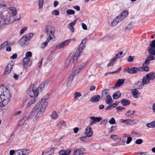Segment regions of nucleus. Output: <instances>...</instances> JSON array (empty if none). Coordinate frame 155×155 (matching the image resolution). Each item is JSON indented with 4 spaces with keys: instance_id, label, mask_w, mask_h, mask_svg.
Listing matches in <instances>:
<instances>
[{
    "instance_id": "obj_1",
    "label": "nucleus",
    "mask_w": 155,
    "mask_h": 155,
    "mask_svg": "<svg viewBox=\"0 0 155 155\" xmlns=\"http://www.w3.org/2000/svg\"><path fill=\"white\" fill-rule=\"evenodd\" d=\"M49 97V95L46 94L43 96L41 100L37 103L32 108L29 114L27 116L23 117L19 122L18 125L21 126L25 121L28 119L33 118V120L35 121L41 117L44 112L45 108L48 105V100Z\"/></svg>"
},
{
    "instance_id": "obj_2",
    "label": "nucleus",
    "mask_w": 155,
    "mask_h": 155,
    "mask_svg": "<svg viewBox=\"0 0 155 155\" xmlns=\"http://www.w3.org/2000/svg\"><path fill=\"white\" fill-rule=\"evenodd\" d=\"M12 95L9 91L2 85L0 87V107L6 105L10 101Z\"/></svg>"
},
{
    "instance_id": "obj_3",
    "label": "nucleus",
    "mask_w": 155,
    "mask_h": 155,
    "mask_svg": "<svg viewBox=\"0 0 155 155\" xmlns=\"http://www.w3.org/2000/svg\"><path fill=\"white\" fill-rule=\"evenodd\" d=\"M124 71L130 74H134L137 73L138 72H141L144 71V69L142 65V67H133L131 68H127L124 69Z\"/></svg>"
},
{
    "instance_id": "obj_4",
    "label": "nucleus",
    "mask_w": 155,
    "mask_h": 155,
    "mask_svg": "<svg viewBox=\"0 0 155 155\" xmlns=\"http://www.w3.org/2000/svg\"><path fill=\"white\" fill-rule=\"evenodd\" d=\"M155 78V73L154 72H151L147 74L142 79V82L143 84H147L150 83V80H153Z\"/></svg>"
},
{
    "instance_id": "obj_5",
    "label": "nucleus",
    "mask_w": 155,
    "mask_h": 155,
    "mask_svg": "<svg viewBox=\"0 0 155 155\" xmlns=\"http://www.w3.org/2000/svg\"><path fill=\"white\" fill-rule=\"evenodd\" d=\"M152 54H150L148 56L145 61L143 64V67L144 68V71H149V68L147 66L149 64L150 61H153L155 60V57Z\"/></svg>"
},
{
    "instance_id": "obj_6",
    "label": "nucleus",
    "mask_w": 155,
    "mask_h": 155,
    "mask_svg": "<svg viewBox=\"0 0 155 155\" xmlns=\"http://www.w3.org/2000/svg\"><path fill=\"white\" fill-rule=\"evenodd\" d=\"M46 32L48 38H50L52 39L54 36V27L51 25H47L45 26Z\"/></svg>"
},
{
    "instance_id": "obj_7",
    "label": "nucleus",
    "mask_w": 155,
    "mask_h": 155,
    "mask_svg": "<svg viewBox=\"0 0 155 155\" xmlns=\"http://www.w3.org/2000/svg\"><path fill=\"white\" fill-rule=\"evenodd\" d=\"M147 51L149 54L155 56V39L151 41L147 48Z\"/></svg>"
},
{
    "instance_id": "obj_8",
    "label": "nucleus",
    "mask_w": 155,
    "mask_h": 155,
    "mask_svg": "<svg viewBox=\"0 0 155 155\" xmlns=\"http://www.w3.org/2000/svg\"><path fill=\"white\" fill-rule=\"evenodd\" d=\"M76 41V39L74 38L72 39H68L58 44L56 46V48L58 49H61L64 47V46L67 45L69 42L73 41Z\"/></svg>"
},
{
    "instance_id": "obj_9",
    "label": "nucleus",
    "mask_w": 155,
    "mask_h": 155,
    "mask_svg": "<svg viewBox=\"0 0 155 155\" xmlns=\"http://www.w3.org/2000/svg\"><path fill=\"white\" fill-rule=\"evenodd\" d=\"M128 14V12L127 11H124L117 16L115 19L119 22H120L126 18Z\"/></svg>"
},
{
    "instance_id": "obj_10",
    "label": "nucleus",
    "mask_w": 155,
    "mask_h": 155,
    "mask_svg": "<svg viewBox=\"0 0 155 155\" xmlns=\"http://www.w3.org/2000/svg\"><path fill=\"white\" fill-rule=\"evenodd\" d=\"M29 96L31 97H37L38 95V92L36 89L30 88L27 92Z\"/></svg>"
},
{
    "instance_id": "obj_11",
    "label": "nucleus",
    "mask_w": 155,
    "mask_h": 155,
    "mask_svg": "<svg viewBox=\"0 0 155 155\" xmlns=\"http://www.w3.org/2000/svg\"><path fill=\"white\" fill-rule=\"evenodd\" d=\"M91 119L90 120V125H92L96 123L100 122L102 118L100 117H95L94 116L90 117Z\"/></svg>"
},
{
    "instance_id": "obj_12",
    "label": "nucleus",
    "mask_w": 155,
    "mask_h": 155,
    "mask_svg": "<svg viewBox=\"0 0 155 155\" xmlns=\"http://www.w3.org/2000/svg\"><path fill=\"white\" fill-rule=\"evenodd\" d=\"M73 57V55L72 54H70L66 60L65 62L64 65V68H67L70 64V63Z\"/></svg>"
},
{
    "instance_id": "obj_13",
    "label": "nucleus",
    "mask_w": 155,
    "mask_h": 155,
    "mask_svg": "<svg viewBox=\"0 0 155 155\" xmlns=\"http://www.w3.org/2000/svg\"><path fill=\"white\" fill-rule=\"evenodd\" d=\"M93 134V133L91 127H87L85 130V134L88 137H90Z\"/></svg>"
},
{
    "instance_id": "obj_14",
    "label": "nucleus",
    "mask_w": 155,
    "mask_h": 155,
    "mask_svg": "<svg viewBox=\"0 0 155 155\" xmlns=\"http://www.w3.org/2000/svg\"><path fill=\"white\" fill-rule=\"evenodd\" d=\"M133 97L135 98H137L139 97V92L137 89H132L131 91Z\"/></svg>"
},
{
    "instance_id": "obj_15",
    "label": "nucleus",
    "mask_w": 155,
    "mask_h": 155,
    "mask_svg": "<svg viewBox=\"0 0 155 155\" xmlns=\"http://www.w3.org/2000/svg\"><path fill=\"white\" fill-rule=\"evenodd\" d=\"M101 99L99 95H95L90 99V101L93 103L99 101Z\"/></svg>"
},
{
    "instance_id": "obj_16",
    "label": "nucleus",
    "mask_w": 155,
    "mask_h": 155,
    "mask_svg": "<svg viewBox=\"0 0 155 155\" xmlns=\"http://www.w3.org/2000/svg\"><path fill=\"white\" fill-rule=\"evenodd\" d=\"M84 64L81 65L79 66L77 69H76L72 74L74 76H76L81 71V70L82 69L83 67L84 66Z\"/></svg>"
},
{
    "instance_id": "obj_17",
    "label": "nucleus",
    "mask_w": 155,
    "mask_h": 155,
    "mask_svg": "<svg viewBox=\"0 0 155 155\" xmlns=\"http://www.w3.org/2000/svg\"><path fill=\"white\" fill-rule=\"evenodd\" d=\"M12 68L13 65L11 64H8L7 65L5 69L4 74H8L10 73Z\"/></svg>"
},
{
    "instance_id": "obj_18",
    "label": "nucleus",
    "mask_w": 155,
    "mask_h": 155,
    "mask_svg": "<svg viewBox=\"0 0 155 155\" xmlns=\"http://www.w3.org/2000/svg\"><path fill=\"white\" fill-rule=\"evenodd\" d=\"M105 102L106 104L108 105L111 104L113 102V100L110 95H108L107 96L105 99Z\"/></svg>"
},
{
    "instance_id": "obj_19",
    "label": "nucleus",
    "mask_w": 155,
    "mask_h": 155,
    "mask_svg": "<svg viewBox=\"0 0 155 155\" xmlns=\"http://www.w3.org/2000/svg\"><path fill=\"white\" fill-rule=\"evenodd\" d=\"M120 103L124 106H125L129 105L130 104V100L127 99H123L120 101Z\"/></svg>"
},
{
    "instance_id": "obj_20",
    "label": "nucleus",
    "mask_w": 155,
    "mask_h": 155,
    "mask_svg": "<svg viewBox=\"0 0 155 155\" xmlns=\"http://www.w3.org/2000/svg\"><path fill=\"white\" fill-rule=\"evenodd\" d=\"M50 80L48 79H47L44 82H42L39 86L38 88H40V89H41L43 88V87L46 86L49 83Z\"/></svg>"
},
{
    "instance_id": "obj_21",
    "label": "nucleus",
    "mask_w": 155,
    "mask_h": 155,
    "mask_svg": "<svg viewBox=\"0 0 155 155\" xmlns=\"http://www.w3.org/2000/svg\"><path fill=\"white\" fill-rule=\"evenodd\" d=\"M72 54L73 55V57L72 58L73 59L72 62L74 64L76 63L78 58L80 54L76 52H75V54L74 55L73 54Z\"/></svg>"
},
{
    "instance_id": "obj_22",
    "label": "nucleus",
    "mask_w": 155,
    "mask_h": 155,
    "mask_svg": "<svg viewBox=\"0 0 155 155\" xmlns=\"http://www.w3.org/2000/svg\"><path fill=\"white\" fill-rule=\"evenodd\" d=\"M125 81L124 79H119L117 80V82L115 84V86L117 87H120L122 85Z\"/></svg>"
},
{
    "instance_id": "obj_23",
    "label": "nucleus",
    "mask_w": 155,
    "mask_h": 155,
    "mask_svg": "<svg viewBox=\"0 0 155 155\" xmlns=\"http://www.w3.org/2000/svg\"><path fill=\"white\" fill-rule=\"evenodd\" d=\"M85 46H84V45L80 44L78 48L76 51V52L80 54L84 49Z\"/></svg>"
},
{
    "instance_id": "obj_24",
    "label": "nucleus",
    "mask_w": 155,
    "mask_h": 155,
    "mask_svg": "<svg viewBox=\"0 0 155 155\" xmlns=\"http://www.w3.org/2000/svg\"><path fill=\"white\" fill-rule=\"evenodd\" d=\"M19 41L21 45H27L28 44V41L26 40V38L25 37H22L20 40Z\"/></svg>"
},
{
    "instance_id": "obj_25",
    "label": "nucleus",
    "mask_w": 155,
    "mask_h": 155,
    "mask_svg": "<svg viewBox=\"0 0 155 155\" xmlns=\"http://www.w3.org/2000/svg\"><path fill=\"white\" fill-rule=\"evenodd\" d=\"M8 14L9 13L8 11L5 10L2 12L0 14V17L2 19H4L7 17Z\"/></svg>"
},
{
    "instance_id": "obj_26",
    "label": "nucleus",
    "mask_w": 155,
    "mask_h": 155,
    "mask_svg": "<svg viewBox=\"0 0 155 155\" xmlns=\"http://www.w3.org/2000/svg\"><path fill=\"white\" fill-rule=\"evenodd\" d=\"M74 155H83V153L81 151V149H79L74 150L73 153Z\"/></svg>"
},
{
    "instance_id": "obj_27",
    "label": "nucleus",
    "mask_w": 155,
    "mask_h": 155,
    "mask_svg": "<svg viewBox=\"0 0 155 155\" xmlns=\"http://www.w3.org/2000/svg\"><path fill=\"white\" fill-rule=\"evenodd\" d=\"M121 96V94L119 91H117L114 93L112 96L114 99H117L119 98Z\"/></svg>"
},
{
    "instance_id": "obj_28",
    "label": "nucleus",
    "mask_w": 155,
    "mask_h": 155,
    "mask_svg": "<svg viewBox=\"0 0 155 155\" xmlns=\"http://www.w3.org/2000/svg\"><path fill=\"white\" fill-rule=\"evenodd\" d=\"M30 61V59L29 58L25 57L23 59V63L25 66H28Z\"/></svg>"
},
{
    "instance_id": "obj_29",
    "label": "nucleus",
    "mask_w": 155,
    "mask_h": 155,
    "mask_svg": "<svg viewBox=\"0 0 155 155\" xmlns=\"http://www.w3.org/2000/svg\"><path fill=\"white\" fill-rule=\"evenodd\" d=\"M36 101L35 98H34L29 101L26 104V107H29L32 104H34Z\"/></svg>"
},
{
    "instance_id": "obj_30",
    "label": "nucleus",
    "mask_w": 155,
    "mask_h": 155,
    "mask_svg": "<svg viewBox=\"0 0 155 155\" xmlns=\"http://www.w3.org/2000/svg\"><path fill=\"white\" fill-rule=\"evenodd\" d=\"M51 40V38H47V40L46 41L42 43V44L41 45V48H44L46 46H47L48 43Z\"/></svg>"
},
{
    "instance_id": "obj_31",
    "label": "nucleus",
    "mask_w": 155,
    "mask_h": 155,
    "mask_svg": "<svg viewBox=\"0 0 155 155\" xmlns=\"http://www.w3.org/2000/svg\"><path fill=\"white\" fill-rule=\"evenodd\" d=\"M8 8L12 12L13 15L14 16H15L17 14V11L16 9L14 7H10Z\"/></svg>"
},
{
    "instance_id": "obj_32",
    "label": "nucleus",
    "mask_w": 155,
    "mask_h": 155,
    "mask_svg": "<svg viewBox=\"0 0 155 155\" xmlns=\"http://www.w3.org/2000/svg\"><path fill=\"white\" fill-rule=\"evenodd\" d=\"M136 87H137L138 89H141L145 85L143 84L142 82L141 83V82L138 81L136 83Z\"/></svg>"
},
{
    "instance_id": "obj_33",
    "label": "nucleus",
    "mask_w": 155,
    "mask_h": 155,
    "mask_svg": "<svg viewBox=\"0 0 155 155\" xmlns=\"http://www.w3.org/2000/svg\"><path fill=\"white\" fill-rule=\"evenodd\" d=\"M146 126L148 128H154L155 127V120L146 124Z\"/></svg>"
},
{
    "instance_id": "obj_34",
    "label": "nucleus",
    "mask_w": 155,
    "mask_h": 155,
    "mask_svg": "<svg viewBox=\"0 0 155 155\" xmlns=\"http://www.w3.org/2000/svg\"><path fill=\"white\" fill-rule=\"evenodd\" d=\"M87 136H83V137H80L79 139L82 141H83L85 142H88L90 141L89 139L87 138Z\"/></svg>"
},
{
    "instance_id": "obj_35",
    "label": "nucleus",
    "mask_w": 155,
    "mask_h": 155,
    "mask_svg": "<svg viewBox=\"0 0 155 155\" xmlns=\"http://www.w3.org/2000/svg\"><path fill=\"white\" fill-rule=\"evenodd\" d=\"M74 76L72 74L71 75H70L68 80L67 83V85L69 84L72 82V81H73V80L74 79Z\"/></svg>"
},
{
    "instance_id": "obj_36",
    "label": "nucleus",
    "mask_w": 155,
    "mask_h": 155,
    "mask_svg": "<svg viewBox=\"0 0 155 155\" xmlns=\"http://www.w3.org/2000/svg\"><path fill=\"white\" fill-rule=\"evenodd\" d=\"M9 17L10 18V24L16 21L19 20H20V19L21 18V17H20L19 18H17V19L16 18L15 19L14 18V17L12 15L10 16H9Z\"/></svg>"
},
{
    "instance_id": "obj_37",
    "label": "nucleus",
    "mask_w": 155,
    "mask_h": 155,
    "mask_svg": "<svg viewBox=\"0 0 155 155\" xmlns=\"http://www.w3.org/2000/svg\"><path fill=\"white\" fill-rule=\"evenodd\" d=\"M116 61L115 59L114 58H112L108 64L107 66L108 67H109L113 66L115 64Z\"/></svg>"
},
{
    "instance_id": "obj_38",
    "label": "nucleus",
    "mask_w": 155,
    "mask_h": 155,
    "mask_svg": "<svg viewBox=\"0 0 155 155\" xmlns=\"http://www.w3.org/2000/svg\"><path fill=\"white\" fill-rule=\"evenodd\" d=\"M125 123L127 124H129L130 125L132 124H136L135 121L134 120H131V119H127L126 120Z\"/></svg>"
},
{
    "instance_id": "obj_39",
    "label": "nucleus",
    "mask_w": 155,
    "mask_h": 155,
    "mask_svg": "<svg viewBox=\"0 0 155 155\" xmlns=\"http://www.w3.org/2000/svg\"><path fill=\"white\" fill-rule=\"evenodd\" d=\"M65 121L64 120L60 121L56 125L57 127L59 128H61L62 125L65 123Z\"/></svg>"
},
{
    "instance_id": "obj_40",
    "label": "nucleus",
    "mask_w": 155,
    "mask_h": 155,
    "mask_svg": "<svg viewBox=\"0 0 155 155\" xmlns=\"http://www.w3.org/2000/svg\"><path fill=\"white\" fill-rule=\"evenodd\" d=\"M81 96V93L77 92L74 93V98L76 100L77 98L80 97Z\"/></svg>"
},
{
    "instance_id": "obj_41",
    "label": "nucleus",
    "mask_w": 155,
    "mask_h": 155,
    "mask_svg": "<svg viewBox=\"0 0 155 155\" xmlns=\"http://www.w3.org/2000/svg\"><path fill=\"white\" fill-rule=\"evenodd\" d=\"M51 116L54 119H56L58 117V115L55 111H54L51 114Z\"/></svg>"
},
{
    "instance_id": "obj_42",
    "label": "nucleus",
    "mask_w": 155,
    "mask_h": 155,
    "mask_svg": "<svg viewBox=\"0 0 155 155\" xmlns=\"http://www.w3.org/2000/svg\"><path fill=\"white\" fill-rule=\"evenodd\" d=\"M33 33H30L29 34H27L25 37L26 38V40L28 41L31 39V38L33 37Z\"/></svg>"
},
{
    "instance_id": "obj_43",
    "label": "nucleus",
    "mask_w": 155,
    "mask_h": 155,
    "mask_svg": "<svg viewBox=\"0 0 155 155\" xmlns=\"http://www.w3.org/2000/svg\"><path fill=\"white\" fill-rule=\"evenodd\" d=\"M23 153V155H28L29 153V149H21Z\"/></svg>"
},
{
    "instance_id": "obj_44",
    "label": "nucleus",
    "mask_w": 155,
    "mask_h": 155,
    "mask_svg": "<svg viewBox=\"0 0 155 155\" xmlns=\"http://www.w3.org/2000/svg\"><path fill=\"white\" fill-rule=\"evenodd\" d=\"M66 12L68 15H72L74 14L75 11L72 9H68L66 11Z\"/></svg>"
},
{
    "instance_id": "obj_45",
    "label": "nucleus",
    "mask_w": 155,
    "mask_h": 155,
    "mask_svg": "<svg viewBox=\"0 0 155 155\" xmlns=\"http://www.w3.org/2000/svg\"><path fill=\"white\" fill-rule=\"evenodd\" d=\"M109 91V90L108 89H106L102 91L101 93V97H102L104 96V95H106L108 93Z\"/></svg>"
},
{
    "instance_id": "obj_46",
    "label": "nucleus",
    "mask_w": 155,
    "mask_h": 155,
    "mask_svg": "<svg viewBox=\"0 0 155 155\" xmlns=\"http://www.w3.org/2000/svg\"><path fill=\"white\" fill-rule=\"evenodd\" d=\"M119 22L115 19H114L111 23V26L113 27L115 26Z\"/></svg>"
},
{
    "instance_id": "obj_47",
    "label": "nucleus",
    "mask_w": 155,
    "mask_h": 155,
    "mask_svg": "<svg viewBox=\"0 0 155 155\" xmlns=\"http://www.w3.org/2000/svg\"><path fill=\"white\" fill-rule=\"evenodd\" d=\"M135 112V111H133L131 110H128L127 112V113L125 114L126 115L127 117H129L130 115L133 114Z\"/></svg>"
},
{
    "instance_id": "obj_48",
    "label": "nucleus",
    "mask_w": 155,
    "mask_h": 155,
    "mask_svg": "<svg viewBox=\"0 0 155 155\" xmlns=\"http://www.w3.org/2000/svg\"><path fill=\"white\" fill-rule=\"evenodd\" d=\"M4 19H5L4 22L5 24H10V18L9 17H6Z\"/></svg>"
},
{
    "instance_id": "obj_49",
    "label": "nucleus",
    "mask_w": 155,
    "mask_h": 155,
    "mask_svg": "<svg viewBox=\"0 0 155 155\" xmlns=\"http://www.w3.org/2000/svg\"><path fill=\"white\" fill-rule=\"evenodd\" d=\"M110 137L115 141H117L119 139L118 136L117 135H111Z\"/></svg>"
},
{
    "instance_id": "obj_50",
    "label": "nucleus",
    "mask_w": 155,
    "mask_h": 155,
    "mask_svg": "<svg viewBox=\"0 0 155 155\" xmlns=\"http://www.w3.org/2000/svg\"><path fill=\"white\" fill-rule=\"evenodd\" d=\"M125 108L124 107L120 106L116 108V110L117 112H120L123 110H124Z\"/></svg>"
},
{
    "instance_id": "obj_51",
    "label": "nucleus",
    "mask_w": 155,
    "mask_h": 155,
    "mask_svg": "<svg viewBox=\"0 0 155 155\" xmlns=\"http://www.w3.org/2000/svg\"><path fill=\"white\" fill-rule=\"evenodd\" d=\"M15 155H23L21 149H19L16 151L15 153Z\"/></svg>"
},
{
    "instance_id": "obj_52",
    "label": "nucleus",
    "mask_w": 155,
    "mask_h": 155,
    "mask_svg": "<svg viewBox=\"0 0 155 155\" xmlns=\"http://www.w3.org/2000/svg\"><path fill=\"white\" fill-rule=\"evenodd\" d=\"M51 14L55 15H59V11L57 10H54L51 12Z\"/></svg>"
},
{
    "instance_id": "obj_53",
    "label": "nucleus",
    "mask_w": 155,
    "mask_h": 155,
    "mask_svg": "<svg viewBox=\"0 0 155 155\" xmlns=\"http://www.w3.org/2000/svg\"><path fill=\"white\" fill-rule=\"evenodd\" d=\"M109 123L111 125L114 124H116L115 120L114 118L112 117L109 120Z\"/></svg>"
},
{
    "instance_id": "obj_54",
    "label": "nucleus",
    "mask_w": 155,
    "mask_h": 155,
    "mask_svg": "<svg viewBox=\"0 0 155 155\" xmlns=\"http://www.w3.org/2000/svg\"><path fill=\"white\" fill-rule=\"evenodd\" d=\"M44 0H39L38 1V6L39 8H41L43 6Z\"/></svg>"
},
{
    "instance_id": "obj_55",
    "label": "nucleus",
    "mask_w": 155,
    "mask_h": 155,
    "mask_svg": "<svg viewBox=\"0 0 155 155\" xmlns=\"http://www.w3.org/2000/svg\"><path fill=\"white\" fill-rule=\"evenodd\" d=\"M54 150L55 148H52L49 151L46 152L45 155H50L51 153L54 152Z\"/></svg>"
},
{
    "instance_id": "obj_56",
    "label": "nucleus",
    "mask_w": 155,
    "mask_h": 155,
    "mask_svg": "<svg viewBox=\"0 0 155 155\" xmlns=\"http://www.w3.org/2000/svg\"><path fill=\"white\" fill-rule=\"evenodd\" d=\"M8 41H5L1 45V47L2 48H5L8 45Z\"/></svg>"
},
{
    "instance_id": "obj_57",
    "label": "nucleus",
    "mask_w": 155,
    "mask_h": 155,
    "mask_svg": "<svg viewBox=\"0 0 155 155\" xmlns=\"http://www.w3.org/2000/svg\"><path fill=\"white\" fill-rule=\"evenodd\" d=\"M132 26L131 25L129 24L126 27L125 31L126 32L128 31L131 28Z\"/></svg>"
},
{
    "instance_id": "obj_58",
    "label": "nucleus",
    "mask_w": 155,
    "mask_h": 155,
    "mask_svg": "<svg viewBox=\"0 0 155 155\" xmlns=\"http://www.w3.org/2000/svg\"><path fill=\"white\" fill-rule=\"evenodd\" d=\"M143 140L142 139H139L135 141V143L136 144H140L143 143Z\"/></svg>"
},
{
    "instance_id": "obj_59",
    "label": "nucleus",
    "mask_w": 155,
    "mask_h": 155,
    "mask_svg": "<svg viewBox=\"0 0 155 155\" xmlns=\"http://www.w3.org/2000/svg\"><path fill=\"white\" fill-rule=\"evenodd\" d=\"M25 56L26 58H29L32 56V53L31 51H28L25 54Z\"/></svg>"
},
{
    "instance_id": "obj_60",
    "label": "nucleus",
    "mask_w": 155,
    "mask_h": 155,
    "mask_svg": "<svg viewBox=\"0 0 155 155\" xmlns=\"http://www.w3.org/2000/svg\"><path fill=\"white\" fill-rule=\"evenodd\" d=\"M77 19H76L74 20L73 22H71L68 25L73 26L75 25V24H76V23L77 21Z\"/></svg>"
},
{
    "instance_id": "obj_61",
    "label": "nucleus",
    "mask_w": 155,
    "mask_h": 155,
    "mask_svg": "<svg viewBox=\"0 0 155 155\" xmlns=\"http://www.w3.org/2000/svg\"><path fill=\"white\" fill-rule=\"evenodd\" d=\"M6 6L3 0H0V6L6 7Z\"/></svg>"
},
{
    "instance_id": "obj_62",
    "label": "nucleus",
    "mask_w": 155,
    "mask_h": 155,
    "mask_svg": "<svg viewBox=\"0 0 155 155\" xmlns=\"http://www.w3.org/2000/svg\"><path fill=\"white\" fill-rule=\"evenodd\" d=\"M134 57L131 56H129L127 60L129 62H132L133 61Z\"/></svg>"
},
{
    "instance_id": "obj_63",
    "label": "nucleus",
    "mask_w": 155,
    "mask_h": 155,
    "mask_svg": "<svg viewBox=\"0 0 155 155\" xmlns=\"http://www.w3.org/2000/svg\"><path fill=\"white\" fill-rule=\"evenodd\" d=\"M87 41V39L86 38H84L82 41L81 44L85 45Z\"/></svg>"
},
{
    "instance_id": "obj_64",
    "label": "nucleus",
    "mask_w": 155,
    "mask_h": 155,
    "mask_svg": "<svg viewBox=\"0 0 155 155\" xmlns=\"http://www.w3.org/2000/svg\"><path fill=\"white\" fill-rule=\"evenodd\" d=\"M132 140V137H127V139L126 142V143L127 144H129L131 141Z\"/></svg>"
}]
</instances>
